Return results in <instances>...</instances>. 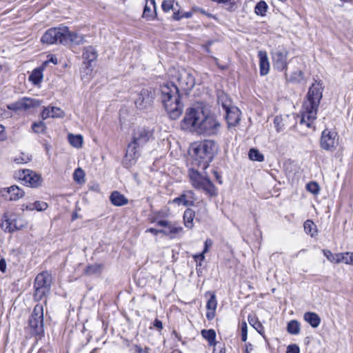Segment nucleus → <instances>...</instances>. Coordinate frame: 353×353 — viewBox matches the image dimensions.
I'll return each instance as SVG.
<instances>
[{
  "label": "nucleus",
  "instance_id": "obj_13",
  "mask_svg": "<svg viewBox=\"0 0 353 353\" xmlns=\"http://www.w3.org/2000/svg\"><path fill=\"white\" fill-rule=\"evenodd\" d=\"M338 143L339 137L335 131L326 128L322 132L320 140V146L322 149L333 151L336 149Z\"/></svg>",
  "mask_w": 353,
  "mask_h": 353
},
{
  "label": "nucleus",
  "instance_id": "obj_38",
  "mask_svg": "<svg viewBox=\"0 0 353 353\" xmlns=\"http://www.w3.org/2000/svg\"><path fill=\"white\" fill-rule=\"evenodd\" d=\"M43 78L42 72L40 70L35 69L29 77L30 81L34 84L39 83Z\"/></svg>",
  "mask_w": 353,
  "mask_h": 353
},
{
  "label": "nucleus",
  "instance_id": "obj_33",
  "mask_svg": "<svg viewBox=\"0 0 353 353\" xmlns=\"http://www.w3.org/2000/svg\"><path fill=\"white\" fill-rule=\"evenodd\" d=\"M201 335L205 339H206L208 341L210 345L214 344L216 339V332L214 330H203L201 331Z\"/></svg>",
  "mask_w": 353,
  "mask_h": 353
},
{
  "label": "nucleus",
  "instance_id": "obj_27",
  "mask_svg": "<svg viewBox=\"0 0 353 353\" xmlns=\"http://www.w3.org/2000/svg\"><path fill=\"white\" fill-rule=\"evenodd\" d=\"M155 0H146V3L143 9V17L148 19H153V12H155Z\"/></svg>",
  "mask_w": 353,
  "mask_h": 353
},
{
  "label": "nucleus",
  "instance_id": "obj_41",
  "mask_svg": "<svg viewBox=\"0 0 353 353\" xmlns=\"http://www.w3.org/2000/svg\"><path fill=\"white\" fill-rule=\"evenodd\" d=\"M35 292L34 294V299L37 301L41 300L44 296H46L47 293L50 291V289H45L43 288H34Z\"/></svg>",
  "mask_w": 353,
  "mask_h": 353
},
{
  "label": "nucleus",
  "instance_id": "obj_43",
  "mask_svg": "<svg viewBox=\"0 0 353 353\" xmlns=\"http://www.w3.org/2000/svg\"><path fill=\"white\" fill-rule=\"evenodd\" d=\"M217 306V301L214 294H211L210 299H208L206 308L207 310H216Z\"/></svg>",
  "mask_w": 353,
  "mask_h": 353
},
{
  "label": "nucleus",
  "instance_id": "obj_26",
  "mask_svg": "<svg viewBox=\"0 0 353 353\" xmlns=\"http://www.w3.org/2000/svg\"><path fill=\"white\" fill-rule=\"evenodd\" d=\"M82 57L84 61H87L88 64L90 65L92 61L97 59V52L94 47L88 46L84 48Z\"/></svg>",
  "mask_w": 353,
  "mask_h": 353
},
{
  "label": "nucleus",
  "instance_id": "obj_5",
  "mask_svg": "<svg viewBox=\"0 0 353 353\" xmlns=\"http://www.w3.org/2000/svg\"><path fill=\"white\" fill-rule=\"evenodd\" d=\"M216 152L217 145L214 141L211 140H205L194 148L196 160L199 161V165L204 170L209 166Z\"/></svg>",
  "mask_w": 353,
  "mask_h": 353
},
{
  "label": "nucleus",
  "instance_id": "obj_48",
  "mask_svg": "<svg viewBox=\"0 0 353 353\" xmlns=\"http://www.w3.org/2000/svg\"><path fill=\"white\" fill-rule=\"evenodd\" d=\"M34 203V207L36 208V210H37V211H44L48 207V205L47 204V203H46L44 201H37Z\"/></svg>",
  "mask_w": 353,
  "mask_h": 353
},
{
  "label": "nucleus",
  "instance_id": "obj_34",
  "mask_svg": "<svg viewBox=\"0 0 353 353\" xmlns=\"http://www.w3.org/2000/svg\"><path fill=\"white\" fill-rule=\"evenodd\" d=\"M287 331L290 334L296 335L300 333V324L296 320L290 321L287 325Z\"/></svg>",
  "mask_w": 353,
  "mask_h": 353
},
{
  "label": "nucleus",
  "instance_id": "obj_55",
  "mask_svg": "<svg viewBox=\"0 0 353 353\" xmlns=\"http://www.w3.org/2000/svg\"><path fill=\"white\" fill-rule=\"evenodd\" d=\"M0 271L3 273H5L6 271V262L3 258L0 259Z\"/></svg>",
  "mask_w": 353,
  "mask_h": 353
},
{
  "label": "nucleus",
  "instance_id": "obj_16",
  "mask_svg": "<svg viewBox=\"0 0 353 353\" xmlns=\"http://www.w3.org/2000/svg\"><path fill=\"white\" fill-rule=\"evenodd\" d=\"M38 101L30 98L23 97L16 102L7 105V108L10 110L18 111L26 110L30 108L38 105Z\"/></svg>",
  "mask_w": 353,
  "mask_h": 353
},
{
  "label": "nucleus",
  "instance_id": "obj_32",
  "mask_svg": "<svg viewBox=\"0 0 353 353\" xmlns=\"http://www.w3.org/2000/svg\"><path fill=\"white\" fill-rule=\"evenodd\" d=\"M68 141L74 147L79 148L83 144V137L80 134L74 135L72 134H68Z\"/></svg>",
  "mask_w": 353,
  "mask_h": 353
},
{
  "label": "nucleus",
  "instance_id": "obj_51",
  "mask_svg": "<svg viewBox=\"0 0 353 353\" xmlns=\"http://www.w3.org/2000/svg\"><path fill=\"white\" fill-rule=\"evenodd\" d=\"M152 223H156V224L157 225L163 227V228H165L169 225V223L170 221H166V220H159L158 218L156 216V217L152 219Z\"/></svg>",
  "mask_w": 353,
  "mask_h": 353
},
{
  "label": "nucleus",
  "instance_id": "obj_6",
  "mask_svg": "<svg viewBox=\"0 0 353 353\" xmlns=\"http://www.w3.org/2000/svg\"><path fill=\"white\" fill-rule=\"evenodd\" d=\"M204 112L200 106L188 108L181 123L182 129L196 132Z\"/></svg>",
  "mask_w": 353,
  "mask_h": 353
},
{
  "label": "nucleus",
  "instance_id": "obj_8",
  "mask_svg": "<svg viewBox=\"0 0 353 353\" xmlns=\"http://www.w3.org/2000/svg\"><path fill=\"white\" fill-rule=\"evenodd\" d=\"M28 325L33 335H42L43 334V306L37 304L28 319Z\"/></svg>",
  "mask_w": 353,
  "mask_h": 353
},
{
  "label": "nucleus",
  "instance_id": "obj_54",
  "mask_svg": "<svg viewBox=\"0 0 353 353\" xmlns=\"http://www.w3.org/2000/svg\"><path fill=\"white\" fill-rule=\"evenodd\" d=\"M153 326L154 327H156L157 330H161L163 329V323L162 322L159 320L158 319H156L154 321V323H153Z\"/></svg>",
  "mask_w": 353,
  "mask_h": 353
},
{
  "label": "nucleus",
  "instance_id": "obj_1",
  "mask_svg": "<svg viewBox=\"0 0 353 353\" xmlns=\"http://www.w3.org/2000/svg\"><path fill=\"white\" fill-rule=\"evenodd\" d=\"M153 139V130L149 128L139 127L134 130L132 141L128 145L123 160V166L130 168L134 165L141 156L142 148Z\"/></svg>",
  "mask_w": 353,
  "mask_h": 353
},
{
  "label": "nucleus",
  "instance_id": "obj_31",
  "mask_svg": "<svg viewBox=\"0 0 353 353\" xmlns=\"http://www.w3.org/2000/svg\"><path fill=\"white\" fill-rule=\"evenodd\" d=\"M303 227L305 232L307 234H310L312 237L317 234L316 225L312 221L307 220L306 221H305Z\"/></svg>",
  "mask_w": 353,
  "mask_h": 353
},
{
  "label": "nucleus",
  "instance_id": "obj_3",
  "mask_svg": "<svg viewBox=\"0 0 353 353\" xmlns=\"http://www.w3.org/2000/svg\"><path fill=\"white\" fill-rule=\"evenodd\" d=\"M161 102L170 119H178L183 112L179 88L172 82H167L160 87Z\"/></svg>",
  "mask_w": 353,
  "mask_h": 353
},
{
  "label": "nucleus",
  "instance_id": "obj_63",
  "mask_svg": "<svg viewBox=\"0 0 353 353\" xmlns=\"http://www.w3.org/2000/svg\"><path fill=\"white\" fill-rule=\"evenodd\" d=\"M160 231L161 230L150 228L146 230V232H150L154 235H157L158 234L161 233Z\"/></svg>",
  "mask_w": 353,
  "mask_h": 353
},
{
  "label": "nucleus",
  "instance_id": "obj_45",
  "mask_svg": "<svg viewBox=\"0 0 353 353\" xmlns=\"http://www.w3.org/2000/svg\"><path fill=\"white\" fill-rule=\"evenodd\" d=\"M306 189L313 194H318L320 190L318 183L313 181L307 184Z\"/></svg>",
  "mask_w": 353,
  "mask_h": 353
},
{
  "label": "nucleus",
  "instance_id": "obj_40",
  "mask_svg": "<svg viewBox=\"0 0 353 353\" xmlns=\"http://www.w3.org/2000/svg\"><path fill=\"white\" fill-rule=\"evenodd\" d=\"M304 79V73L300 70H297L292 72L290 76V81L291 82H301Z\"/></svg>",
  "mask_w": 353,
  "mask_h": 353
},
{
  "label": "nucleus",
  "instance_id": "obj_22",
  "mask_svg": "<svg viewBox=\"0 0 353 353\" xmlns=\"http://www.w3.org/2000/svg\"><path fill=\"white\" fill-rule=\"evenodd\" d=\"M41 117L43 119H46L50 117L62 118L64 117V112L57 107H48L42 111Z\"/></svg>",
  "mask_w": 353,
  "mask_h": 353
},
{
  "label": "nucleus",
  "instance_id": "obj_39",
  "mask_svg": "<svg viewBox=\"0 0 353 353\" xmlns=\"http://www.w3.org/2000/svg\"><path fill=\"white\" fill-rule=\"evenodd\" d=\"M268 6L263 1L259 2L255 6V13L257 15L263 16L267 12Z\"/></svg>",
  "mask_w": 353,
  "mask_h": 353
},
{
  "label": "nucleus",
  "instance_id": "obj_59",
  "mask_svg": "<svg viewBox=\"0 0 353 353\" xmlns=\"http://www.w3.org/2000/svg\"><path fill=\"white\" fill-rule=\"evenodd\" d=\"M213 353H225V349L223 346H218L214 348Z\"/></svg>",
  "mask_w": 353,
  "mask_h": 353
},
{
  "label": "nucleus",
  "instance_id": "obj_20",
  "mask_svg": "<svg viewBox=\"0 0 353 353\" xmlns=\"http://www.w3.org/2000/svg\"><path fill=\"white\" fill-rule=\"evenodd\" d=\"M1 228L5 232H13L22 228L21 224H18L17 220L11 217L4 216V219L1 223Z\"/></svg>",
  "mask_w": 353,
  "mask_h": 353
},
{
  "label": "nucleus",
  "instance_id": "obj_11",
  "mask_svg": "<svg viewBox=\"0 0 353 353\" xmlns=\"http://www.w3.org/2000/svg\"><path fill=\"white\" fill-rule=\"evenodd\" d=\"M14 176L23 185L33 188L41 186L43 181L41 175L31 170H19L15 172Z\"/></svg>",
  "mask_w": 353,
  "mask_h": 353
},
{
  "label": "nucleus",
  "instance_id": "obj_62",
  "mask_svg": "<svg viewBox=\"0 0 353 353\" xmlns=\"http://www.w3.org/2000/svg\"><path fill=\"white\" fill-rule=\"evenodd\" d=\"M204 254H205V253H203V251L201 253H200V254H197V255H195V256H194V259H195L196 261H197L198 259H199V260H200V261H203L205 259V256H204Z\"/></svg>",
  "mask_w": 353,
  "mask_h": 353
},
{
  "label": "nucleus",
  "instance_id": "obj_42",
  "mask_svg": "<svg viewBox=\"0 0 353 353\" xmlns=\"http://www.w3.org/2000/svg\"><path fill=\"white\" fill-rule=\"evenodd\" d=\"M340 263L353 265V252L341 253Z\"/></svg>",
  "mask_w": 353,
  "mask_h": 353
},
{
  "label": "nucleus",
  "instance_id": "obj_14",
  "mask_svg": "<svg viewBox=\"0 0 353 353\" xmlns=\"http://www.w3.org/2000/svg\"><path fill=\"white\" fill-rule=\"evenodd\" d=\"M175 79L180 88L185 92L190 90L194 86V77L190 71L185 69L179 70L176 72Z\"/></svg>",
  "mask_w": 353,
  "mask_h": 353
},
{
  "label": "nucleus",
  "instance_id": "obj_35",
  "mask_svg": "<svg viewBox=\"0 0 353 353\" xmlns=\"http://www.w3.org/2000/svg\"><path fill=\"white\" fill-rule=\"evenodd\" d=\"M248 156L250 160L262 162L264 161V155L261 154L259 150L251 148L249 151Z\"/></svg>",
  "mask_w": 353,
  "mask_h": 353
},
{
  "label": "nucleus",
  "instance_id": "obj_50",
  "mask_svg": "<svg viewBox=\"0 0 353 353\" xmlns=\"http://www.w3.org/2000/svg\"><path fill=\"white\" fill-rule=\"evenodd\" d=\"M241 339L243 341H246L248 337V326L245 322H243L241 326Z\"/></svg>",
  "mask_w": 353,
  "mask_h": 353
},
{
  "label": "nucleus",
  "instance_id": "obj_52",
  "mask_svg": "<svg viewBox=\"0 0 353 353\" xmlns=\"http://www.w3.org/2000/svg\"><path fill=\"white\" fill-rule=\"evenodd\" d=\"M133 349L134 350V353H148L150 350L149 347H145L143 348L141 345L137 344L134 345Z\"/></svg>",
  "mask_w": 353,
  "mask_h": 353
},
{
  "label": "nucleus",
  "instance_id": "obj_12",
  "mask_svg": "<svg viewBox=\"0 0 353 353\" xmlns=\"http://www.w3.org/2000/svg\"><path fill=\"white\" fill-rule=\"evenodd\" d=\"M288 51L283 48H278L272 52V64L278 71H285L287 76Z\"/></svg>",
  "mask_w": 353,
  "mask_h": 353
},
{
  "label": "nucleus",
  "instance_id": "obj_28",
  "mask_svg": "<svg viewBox=\"0 0 353 353\" xmlns=\"http://www.w3.org/2000/svg\"><path fill=\"white\" fill-rule=\"evenodd\" d=\"M103 268V265L99 263L88 265L84 270V274L88 276L99 274L101 273Z\"/></svg>",
  "mask_w": 353,
  "mask_h": 353
},
{
  "label": "nucleus",
  "instance_id": "obj_4",
  "mask_svg": "<svg viewBox=\"0 0 353 353\" xmlns=\"http://www.w3.org/2000/svg\"><path fill=\"white\" fill-rule=\"evenodd\" d=\"M41 41L46 44L61 43L64 46L69 44L79 46L83 43L84 37L82 34L71 32L66 26H60L46 30Z\"/></svg>",
  "mask_w": 353,
  "mask_h": 353
},
{
  "label": "nucleus",
  "instance_id": "obj_58",
  "mask_svg": "<svg viewBox=\"0 0 353 353\" xmlns=\"http://www.w3.org/2000/svg\"><path fill=\"white\" fill-rule=\"evenodd\" d=\"M172 18L175 21H179L181 19L183 18L182 14H181L179 11H175L173 13Z\"/></svg>",
  "mask_w": 353,
  "mask_h": 353
},
{
  "label": "nucleus",
  "instance_id": "obj_9",
  "mask_svg": "<svg viewBox=\"0 0 353 353\" xmlns=\"http://www.w3.org/2000/svg\"><path fill=\"white\" fill-rule=\"evenodd\" d=\"M219 128L220 123L215 117L204 112L196 133L208 136L215 135L217 134Z\"/></svg>",
  "mask_w": 353,
  "mask_h": 353
},
{
  "label": "nucleus",
  "instance_id": "obj_17",
  "mask_svg": "<svg viewBox=\"0 0 353 353\" xmlns=\"http://www.w3.org/2000/svg\"><path fill=\"white\" fill-rule=\"evenodd\" d=\"M52 284V275L48 272H42L39 274L34 280V288H43L50 289Z\"/></svg>",
  "mask_w": 353,
  "mask_h": 353
},
{
  "label": "nucleus",
  "instance_id": "obj_29",
  "mask_svg": "<svg viewBox=\"0 0 353 353\" xmlns=\"http://www.w3.org/2000/svg\"><path fill=\"white\" fill-rule=\"evenodd\" d=\"M195 216L194 212L190 208L185 210L183 214V221L185 226L191 229L193 227V220Z\"/></svg>",
  "mask_w": 353,
  "mask_h": 353
},
{
  "label": "nucleus",
  "instance_id": "obj_57",
  "mask_svg": "<svg viewBox=\"0 0 353 353\" xmlns=\"http://www.w3.org/2000/svg\"><path fill=\"white\" fill-rule=\"evenodd\" d=\"M208 312L206 313V317L208 320H212L215 316V311L213 310H208Z\"/></svg>",
  "mask_w": 353,
  "mask_h": 353
},
{
  "label": "nucleus",
  "instance_id": "obj_36",
  "mask_svg": "<svg viewBox=\"0 0 353 353\" xmlns=\"http://www.w3.org/2000/svg\"><path fill=\"white\" fill-rule=\"evenodd\" d=\"M324 256L329 260L330 262H334L336 263H340L341 259V253L333 254L330 250H323Z\"/></svg>",
  "mask_w": 353,
  "mask_h": 353
},
{
  "label": "nucleus",
  "instance_id": "obj_23",
  "mask_svg": "<svg viewBox=\"0 0 353 353\" xmlns=\"http://www.w3.org/2000/svg\"><path fill=\"white\" fill-rule=\"evenodd\" d=\"M110 200L115 206H123L128 203V199L118 191H114L110 196Z\"/></svg>",
  "mask_w": 353,
  "mask_h": 353
},
{
  "label": "nucleus",
  "instance_id": "obj_37",
  "mask_svg": "<svg viewBox=\"0 0 353 353\" xmlns=\"http://www.w3.org/2000/svg\"><path fill=\"white\" fill-rule=\"evenodd\" d=\"M73 179L79 184L85 182V172L81 168L75 169L73 174Z\"/></svg>",
  "mask_w": 353,
  "mask_h": 353
},
{
  "label": "nucleus",
  "instance_id": "obj_30",
  "mask_svg": "<svg viewBox=\"0 0 353 353\" xmlns=\"http://www.w3.org/2000/svg\"><path fill=\"white\" fill-rule=\"evenodd\" d=\"M249 323L261 334H264V327L258 321L257 317L254 314H250L248 318Z\"/></svg>",
  "mask_w": 353,
  "mask_h": 353
},
{
  "label": "nucleus",
  "instance_id": "obj_18",
  "mask_svg": "<svg viewBox=\"0 0 353 353\" xmlns=\"http://www.w3.org/2000/svg\"><path fill=\"white\" fill-rule=\"evenodd\" d=\"M196 201L195 194L192 190H185L179 197L173 200V203L183 204L184 206H192Z\"/></svg>",
  "mask_w": 353,
  "mask_h": 353
},
{
  "label": "nucleus",
  "instance_id": "obj_15",
  "mask_svg": "<svg viewBox=\"0 0 353 353\" xmlns=\"http://www.w3.org/2000/svg\"><path fill=\"white\" fill-rule=\"evenodd\" d=\"M154 97L155 92L152 88H144L138 93L134 103L139 109H146L152 105Z\"/></svg>",
  "mask_w": 353,
  "mask_h": 353
},
{
  "label": "nucleus",
  "instance_id": "obj_64",
  "mask_svg": "<svg viewBox=\"0 0 353 353\" xmlns=\"http://www.w3.org/2000/svg\"><path fill=\"white\" fill-rule=\"evenodd\" d=\"M26 208L29 210H36V208L34 207V203H29L28 205H27Z\"/></svg>",
  "mask_w": 353,
  "mask_h": 353
},
{
  "label": "nucleus",
  "instance_id": "obj_25",
  "mask_svg": "<svg viewBox=\"0 0 353 353\" xmlns=\"http://www.w3.org/2000/svg\"><path fill=\"white\" fill-rule=\"evenodd\" d=\"M304 320L308 323L312 327H317L321 323L320 316L315 312H307L303 316Z\"/></svg>",
  "mask_w": 353,
  "mask_h": 353
},
{
  "label": "nucleus",
  "instance_id": "obj_21",
  "mask_svg": "<svg viewBox=\"0 0 353 353\" xmlns=\"http://www.w3.org/2000/svg\"><path fill=\"white\" fill-rule=\"evenodd\" d=\"M259 59V70L261 76L266 75L270 70V63L268 54L265 51L260 50L258 52Z\"/></svg>",
  "mask_w": 353,
  "mask_h": 353
},
{
  "label": "nucleus",
  "instance_id": "obj_47",
  "mask_svg": "<svg viewBox=\"0 0 353 353\" xmlns=\"http://www.w3.org/2000/svg\"><path fill=\"white\" fill-rule=\"evenodd\" d=\"M274 124L276 128L277 132H281L283 130L284 124L283 123V119L281 117L276 116L274 118Z\"/></svg>",
  "mask_w": 353,
  "mask_h": 353
},
{
  "label": "nucleus",
  "instance_id": "obj_2",
  "mask_svg": "<svg viewBox=\"0 0 353 353\" xmlns=\"http://www.w3.org/2000/svg\"><path fill=\"white\" fill-rule=\"evenodd\" d=\"M323 87L321 81H316L310 86L307 94V100L303 103L301 124L307 128H314L320 101L323 97Z\"/></svg>",
  "mask_w": 353,
  "mask_h": 353
},
{
  "label": "nucleus",
  "instance_id": "obj_46",
  "mask_svg": "<svg viewBox=\"0 0 353 353\" xmlns=\"http://www.w3.org/2000/svg\"><path fill=\"white\" fill-rule=\"evenodd\" d=\"M173 1L172 0H164L162 2L161 8L165 12H169L171 10H173Z\"/></svg>",
  "mask_w": 353,
  "mask_h": 353
},
{
  "label": "nucleus",
  "instance_id": "obj_61",
  "mask_svg": "<svg viewBox=\"0 0 353 353\" xmlns=\"http://www.w3.org/2000/svg\"><path fill=\"white\" fill-rule=\"evenodd\" d=\"M213 174L219 183L222 184L221 176L219 174V172L216 170H214Z\"/></svg>",
  "mask_w": 353,
  "mask_h": 353
},
{
  "label": "nucleus",
  "instance_id": "obj_19",
  "mask_svg": "<svg viewBox=\"0 0 353 353\" xmlns=\"http://www.w3.org/2000/svg\"><path fill=\"white\" fill-rule=\"evenodd\" d=\"M25 194L24 191L17 185H12L5 188L3 196L10 201H17L22 198Z\"/></svg>",
  "mask_w": 353,
  "mask_h": 353
},
{
  "label": "nucleus",
  "instance_id": "obj_60",
  "mask_svg": "<svg viewBox=\"0 0 353 353\" xmlns=\"http://www.w3.org/2000/svg\"><path fill=\"white\" fill-rule=\"evenodd\" d=\"M212 245V242L210 239H207L205 241V248L203 249V253H206L208 251V248Z\"/></svg>",
  "mask_w": 353,
  "mask_h": 353
},
{
  "label": "nucleus",
  "instance_id": "obj_7",
  "mask_svg": "<svg viewBox=\"0 0 353 353\" xmlns=\"http://www.w3.org/2000/svg\"><path fill=\"white\" fill-rule=\"evenodd\" d=\"M188 176L194 188L203 190L210 196H215L217 194L215 186L208 177L203 176L194 168L189 169Z\"/></svg>",
  "mask_w": 353,
  "mask_h": 353
},
{
  "label": "nucleus",
  "instance_id": "obj_10",
  "mask_svg": "<svg viewBox=\"0 0 353 353\" xmlns=\"http://www.w3.org/2000/svg\"><path fill=\"white\" fill-rule=\"evenodd\" d=\"M219 103H221L222 108L225 112V119L229 126L236 125L241 119V111L235 106L231 105L230 101L225 95L219 97Z\"/></svg>",
  "mask_w": 353,
  "mask_h": 353
},
{
  "label": "nucleus",
  "instance_id": "obj_53",
  "mask_svg": "<svg viewBox=\"0 0 353 353\" xmlns=\"http://www.w3.org/2000/svg\"><path fill=\"white\" fill-rule=\"evenodd\" d=\"M286 353H299V347L296 344L288 346Z\"/></svg>",
  "mask_w": 353,
  "mask_h": 353
},
{
  "label": "nucleus",
  "instance_id": "obj_24",
  "mask_svg": "<svg viewBox=\"0 0 353 353\" xmlns=\"http://www.w3.org/2000/svg\"><path fill=\"white\" fill-rule=\"evenodd\" d=\"M182 230V227L177 225L176 223H174L172 222H170L167 228L161 229L160 232L161 234L167 236H170L171 238H173L174 235L181 232Z\"/></svg>",
  "mask_w": 353,
  "mask_h": 353
},
{
  "label": "nucleus",
  "instance_id": "obj_49",
  "mask_svg": "<svg viewBox=\"0 0 353 353\" xmlns=\"http://www.w3.org/2000/svg\"><path fill=\"white\" fill-rule=\"evenodd\" d=\"M30 161V157L23 153H22L21 154V156L15 158V159H14V161L17 163H26Z\"/></svg>",
  "mask_w": 353,
  "mask_h": 353
},
{
  "label": "nucleus",
  "instance_id": "obj_44",
  "mask_svg": "<svg viewBox=\"0 0 353 353\" xmlns=\"http://www.w3.org/2000/svg\"><path fill=\"white\" fill-rule=\"evenodd\" d=\"M32 129L35 133H42L46 130V125L43 121L35 122L32 125Z\"/></svg>",
  "mask_w": 353,
  "mask_h": 353
},
{
  "label": "nucleus",
  "instance_id": "obj_56",
  "mask_svg": "<svg viewBox=\"0 0 353 353\" xmlns=\"http://www.w3.org/2000/svg\"><path fill=\"white\" fill-rule=\"evenodd\" d=\"M50 62L53 64L56 65L58 63L57 58L55 55L51 54L49 56V59L46 61L44 63L46 64L47 63Z\"/></svg>",
  "mask_w": 353,
  "mask_h": 353
}]
</instances>
